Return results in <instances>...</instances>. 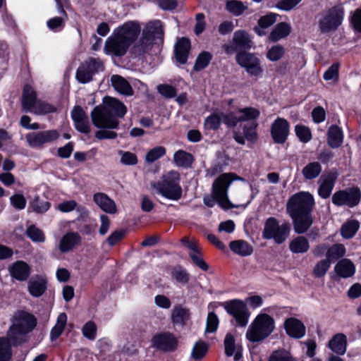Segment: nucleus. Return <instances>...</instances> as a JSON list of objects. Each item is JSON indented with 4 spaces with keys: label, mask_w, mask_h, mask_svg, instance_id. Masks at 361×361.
<instances>
[{
    "label": "nucleus",
    "mask_w": 361,
    "mask_h": 361,
    "mask_svg": "<svg viewBox=\"0 0 361 361\" xmlns=\"http://www.w3.org/2000/svg\"><path fill=\"white\" fill-rule=\"evenodd\" d=\"M141 27L135 21H128L117 27L106 39L104 51L116 56H123L132 47L131 51L135 55H141L151 49L156 39H161L164 35L161 21L154 20L147 24L138 39Z\"/></svg>",
    "instance_id": "1"
},
{
    "label": "nucleus",
    "mask_w": 361,
    "mask_h": 361,
    "mask_svg": "<svg viewBox=\"0 0 361 361\" xmlns=\"http://www.w3.org/2000/svg\"><path fill=\"white\" fill-rule=\"evenodd\" d=\"M126 111V106L118 99L105 97L103 104L91 112L92 123L98 128L116 129L119 124L116 117H123Z\"/></svg>",
    "instance_id": "2"
},
{
    "label": "nucleus",
    "mask_w": 361,
    "mask_h": 361,
    "mask_svg": "<svg viewBox=\"0 0 361 361\" xmlns=\"http://www.w3.org/2000/svg\"><path fill=\"white\" fill-rule=\"evenodd\" d=\"M37 325L36 317L27 312H17L13 318L7 336L15 345L21 344L27 340V334Z\"/></svg>",
    "instance_id": "3"
},
{
    "label": "nucleus",
    "mask_w": 361,
    "mask_h": 361,
    "mask_svg": "<svg viewBox=\"0 0 361 361\" xmlns=\"http://www.w3.org/2000/svg\"><path fill=\"white\" fill-rule=\"evenodd\" d=\"M179 182V173L173 170L163 175L161 181L152 183L151 188L157 194L161 195L167 199L178 200L182 195V188Z\"/></svg>",
    "instance_id": "4"
},
{
    "label": "nucleus",
    "mask_w": 361,
    "mask_h": 361,
    "mask_svg": "<svg viewBox=\"0 0 361 361\" xmlns=\"http://www.w3.org/2000/svg\"><path fill=\"white\" fill-rule=\"evenodd\" d=\"M274 328V320L271 317L267 314H259L249 326L246 338L250 342H260L267 338Z\"/></svg>",
    "instance_id": "5"
},
{
    "label": "nucleus",
    "mask_w": 361,
    "mask_h": 361,
    "mask_svg": "<svg viewBox=\"0 0 361 361\" xmlns=\"http://www.w3.org/2000/svg\"><path fill=\"white\" fill-rule=\"evenodd\" d=\"M245 180L234 173H225L220 175L213 183L212 194L219 204L224 209H230L235 206L228 200V189L234 180Z\"/></svg>",
    "instance_id": "6"
},
{
    "label": "nucleus",
    "mask_w": 361,
    "mask_h": 361,
    "mask_svg": "<svg viewBox=\"0 0 361 361\" xmlns=\"http://www.w3.org/2000/svg\"><path fill=\"white\" fill-rule=\"evenodd\" d=\"M314 206V200L308 192H300L290 197L287 202L289 215L311 214Z\"/></svg>",
    "instance_id": "7"
},
{
    "label": "nucleus",
    "mask_w": 361,
    "mask_h": 361,
    "mask_svg": "<svg viewBox=\"0 0 361 361\" xmlns=\"http://www.w3.org/2000/svg\"><path fill=\"white\" fill-rule=\"evenodd\" d=\"M343 17V9L334 6L323 11L318 20L319 30L322 33L335 31L341 24Z\"/></svg>",
    "instance_id": "8"
},
{
    "label": "nucleus",
    "mask_w": 361,
    "mask_h": 361,
    "mask_svg": "<svg viewBox=\"0 0 361 361\" xmlns=\"http://www.w3.org/2000/svg\"><path fill=\"white\" fill-rule=\"evenodd\" d=\"M290 224L287 222L279 224L278 221L270 217L267 219L263 231V237L266 239H274L276 243H283L288 236Z\"/></svg>",
    "instance_id": "9"
},
{
    "label": "nucleus",
    "mask_w": 361,
    "mask_h": 361,
    "mask_svg": "<svg viewBox=\"0 0 361 361\" xmlns=\"http://www.w3.org/2000/svg\"><path fill=\"white\" fill-rule=\"evenodd\" d=\"M224 307L227 312L233 317L238 326L242 327L247 326L250 312L244 302L240 300H233L225 302Z\"/></svg>",
    "instance_id": "10"
},
{
    "label": "nucleus",
    "mask_w": 361,
    "mask_h": 361,
    "mask_svg": "<svg viewBox=\"0 0 361 361\" xmlns=\"http://www.w3.org/2000/svg\"><path fill=\"white\" fill-rule=\"evenodd\" d=\"M236 62L251 76H259L262 73L260 60L254 54L241 51L235 56Z\"/></svg>",
    "instance_id": "11"
},
{
    "label": "nucleus",
    "mask_w": 361,
    "mask_h": 361,
    "mask_svg": "<svg viewBox=\"0 0 361 361\" xmlns=\"http://www.w3.org/2000/svg\"><path fill=\"white\" fill-rule=\"evenodd\" d=\"M361 199V191L358 188H350L336 192L332 195V202L336 206L353 207L358 204Z\"/></svg>",
    "instance_id": "12"
},
{
    "label": "nucleus",
    "mask_w": 361,
    "mask_h": 361,
    "mask_svg": "<svg viewBox=\"0 0 361 361\" xmlns=\"http://www.w3.org/2000/svg\"><path fill=\"white\" fill-rule=\"evenodd\" d=\"M59 137V133L57 130H49L28 133L25 138L30 147L41 148L44 145L56 140Z\"/></svg>",
    "instance_id": "13"
},
{
    "label": "nucleus",
    "mask_w": 361,
    "mask_h": 361,
    "mask_svg": "<svg viewBox=\"0 0 361 361\" xmlns=\"http://www.w3.org/2000/svg\"><path fill=\"white\" fill-rule=\"evenodd\" d=\"M338 176L337 171L331 170L320 177L318 181V194L322 198L326 199L331 195Z\"/></svg>",
    "instance_id": "14"
},
{
    "label": "nucleus",
    "mask_w": 361,
    "mask_h": 361,
    "mask_svg": "<svg viewBox=\"0 0 361 361\" xmlns=\"http://www.w3.org/2000/svg\"><path fill=\"white\" fill-rule=\"evenodd\" d=\"M289 133L288 122L283 118H278L271 127V135L276 143L282 144L286 140Z\"/></svg>",
    "instance_id": "15"
},
{
    "label": "nucleus",
    "mask_w": 361,
    "mask_h": 361,
    "mask_svg": "<svg viewBox=\"0 0 361 361\" xmlns=\"http://www.w3.org/2000/svg\"><path fill=\"white\" fill-rule=\"evenodd\" d=\"M152 345L164 351H172L177 347L176 338L170 333L155 335L152 339Z\"/></svg>",
    "instance_id": "16"
},
{
    "label": "nucleus",
    "mask_w": 361,
    "mask_h": 361,
    "mask_svg": "<svg viewBox=\"0 0 361 361\" xmlns=\"http://www.w3.org/2000/svg\"><path fill=\"white\" fill-rule=\"evenodd\" d=\"M72 118L75 123V128L83 133H89L91 130L88 117L80 106L73 108L71 112Z\"/></svg>",
    "instance_id": "17"
},
{
    "label": "nucleus",
    "mask_w": 361,
    "mask_h": 361,
    "mask_svg": "<svg viewBox=\"0 0 361 361\" xmlns=\"http://www.w3.org/2000/svg\"><path fill=\"white\" fill-rule=\"evenodd\" d=\"M293 220L294 231L298 234L305 233L312 225L313 217L311 214L289 215Z\"/></svg>",
    "instance_id": "18"
},
{
    "label": "nucleus",
    "mask_w": 361,
    "mask_h": 361,
    "mask_svg": "<svg viewBox=\"0 0 361 361\" xmlns=\"http://www.w3.org/2000/svg\"><path fill=\"white\" fill-rule=\"evenodd\" d=\"M284 327L287 334L293 338H300L305 334V326L296 318L287 319L284 322Z\"/></svg>",
    "instance_id": "19"
},
{
    "label": "nucleus",
    "mask_w": 361,
    "mask_h": 361,
    "mask_svg": "<svg viewBox=\"0 0 361 361\" xmlns=\"http://www.w3.org/2000/svg\"><path fill=\"white\" fill-rule=\"evenodd\" d=\"M95 204L104 212L115 214L117 208L115 202L103 192H97L93 195Z\"/></svg>",
    "instance_id": "20"
},
{
    "label": "nucleus",
    "mask_w": 361,
    "mask_h": 361,
    "mask_svg": "<svg viewBox=\"0 0 361 361\" xmlns=\"http://www.w3.org/2000/svg\"><path fill=\"white\" fill-rule=\"evenodd\" d=\"M11 275L18 281H25L30 274L29 265L23 261H18L8 268Z\"/></svg>",
    "instance_id": "21"
},
{
    "label": "nucleus",
    "mask_w": 361,
    "mask_h": 361,
    "mask_svg": "<svg viewBox=\"0 0 361 361\" xmlns=\"http://www.w3.org/2000/svg\"><path fill=\"white\" fill-rule=\"evenodd\" d=\"M38 100L34 89L30 85L25 86L21 98L23 110L30 112Z\"/></svg>",
    "instance_id": "22"
},
{
    "label": "nucleus",
    "mask_w": 361,
    "mask_h": 361,
    "mask_svg": "<svg viewBox=\"0 0 361 361\" xmlns=\"http://www.w3.org/2000/svg\"><path fill=\"white\" fill-rule=\"evenodd\" d=\"M80 240V236L77 233H68L61 239L59 248L61 252H67L79 245Z\"/></svg>",
    "instance_id": "23"
},
{
    "label": "nucleus",
    "mask_w": 361,
    "mask_h": 361,
    "mask_svg": "<svg viewBox=\"0 0 361 361\" xmlns=\"http://www.w3.org/2000/svg\"><path fill=\"white\" fill-rule=\"evenodd\" d=\"M335 272L341 278H348L352 276L355 271V267L353 263L348 259L340 260L334 267Z\"/></svg>",
    "instance_id": "24"
},
{
    "label": "nucleus",
    "mask_w": 361,
    "mask_h": 361,
    "mask_svg": "<svg viewBox=\"0 0 361 361\" xmlns=\"http://www.w3.org/2000/svg\"><path fill=\"white\" fill-rule=\"evenodd\" d=\"M231 250L241 257L250 256L253 252L252 246L243 240H233L229 243Z\"/></svg>",
    "instance_id": "25"
},
{
    "label": "nucleus",
    "mask_w": 361,
    "mask_h": 361,
    "mask_svg": "<svg viewBox=\"0 0 361 361\" xmlns=\"http://www.w3.org/2000/svg\"><path fill=\"white\" fill-rule=\"evenodd\" d=\"M111 82L114 88L119 93L127 96L133 94L132 87L124 78L118 75H114L111 78Z\"/></svg>",
    "instance_id": "26"
},
{
    "label": "nucleus",
    "mask_w": 361,
    "mask_h": 361,
    "mask_svg": "<svg viewBox=\"0 0 361 361\" xmlns=\"http://www.w3.org/2000/svg\"><path fill=\"white\" fill-rule=\"evenodd\" d=\"M233 42L240 49H250L253 44L250 35L241 30L234 32Z\"/></svg>",
    "instance_id": "27"
},
{
    "label": "nucleus",
    "mask_w": 361,
    "mask_h": 361,
    "mask_svg": "<svg viewBox=\"0 0 361 361\" xmlns=\"http://www.w3.org/2000/svg\"><path fill=\"white\" fill-rule=\"evenodd\" d=\"M343 135L341 129L336 125L331 126L327 132V142L331 148H338L343 143Z\"/></svg>",
    "instance_id": "28"
},
{
    "label": "nucleus",
    "mask_w": 361,
    "mask_h": 361,
    "mask_svg": "<svg viewBox=\"0 0 361 361\" xmlns=\"http://www.w3.org/2000/svg\"><path fill=\"white\" fill-rule=\"evenodd\" d=\"M190 49V42L186 38H182L177 42L175 48L176 60L180 63H186Z\"/></svg>",
    "instance_id": "29"
},
{
    "label": "nucleus",
    "mask_w": 361,
    "mask_h": 361,
    "mask_svg": "<svg viewBox=\"0 0 361 361\" xmlns=\"http://www.w3.org/2000/svg\"><path fill=\"white\" fill-rule=\"evenodd\" d=\"M47 282L40 276H35L28 282V290L34 297L41 296L47 289Z\"/></svg>",
    "instance_id": "30"
},
{
    "label": "nucleus",
    "mask_w": 361,
    "mask_h": 361,
    "mask_svg": "<svg viewBox=\"0 0 361 361\" xmlns=\"http://www.w3.org/2000/svg\"><path fill=\"white\" fill-rule=\"evenodd\" d=\"M347 339L343 334L334 336L329 342V347L338 355H343L346 351Z\"/></svg>",
    "instance_id": "31"
},
{
    "label": "nucleus",
    "mask_w": 361,
    "mask_h": 361,
    "mask_svg": "<svg viewBox=\"0 0 361 361\" xmlns=\"http://www.w3.org/2000/svg\"><path fill=\"white\" fill-rule=\"evenodd\" d=\"M291 30V27L286 23L277 24L271 32L269 39L273 42H277L287 37Z\"/></svg>",
    "instance_id": "32"
},
{
    "label": "nucleus",
    "mask_w": 361,
    "mask_h": 361,
    "mask_svg": "<svg viewBox=\"0 0 361 361\" xmlns=\"http://www.w3.org/2000/svg\"><path fill=\"white\" fill-rule=\"evenodd\" d=\"M309 248V241L304 236H298L295 238L289 244L290 250L295 254L307 252Z\"/></svg>",
    "instance_id": "33"
},
{
    "label": "nucleus",
    "mask_w": 361,
    "mask_h": 361,
    "mask_svg": "<svg viewBox=\"0 0 361 361\" xmlns=\"http://www.w3.org/2000/svg\"><path fill=\"white\" fill-rule=\"evenodd\" d=\"M322 170V167L319 162L312 161L302 169V174L305 180H312L320 175Z\"/></svg>",
    "instance_id": "34"
},
{
    "label": "nucleus",
    "mask_w": 361,
    "mask_h": 361,
    "mask_svg": "<svg viewBox=\"0 0 361 361\" xmlns=\"http://www.w3.org/2000/svg\"><path fill=\"white\" fill-rule=\"evenodd\" d=\"M189 310L180 305L175 306L172 310L171 320L174 324H184V323L189 319Z\"/></svg>",
    "instance_id": "35"
},
{
    "label": "nucleus",
    "mask_w": 361,
    "mask_h": 361,
    "mask_svg": "<svg viewBox=\"0 0 361 361\" xmlns=\"http://www.w3.org/2000/svg\"><path fill=\"white\" fill-rule=\"evenodd\" d=\"M67 323V316L66 313L59 314L55 326L52 328L50 333L51 341L57 339L63 333Z\"/></svg>",
    "instance_id": "36"
},
{
    "label": "nucleus",
    "mask_w": 361,
    "mask_h": 361,
    "mask_svg": "<svg viewBox=\"0 0 361 361\" xmlns=\"http://www.w3.org/2000/svg\"><path fill=\"white\" fill-rule=\"evenodd\" d=\"M173 161L178 166L187 168L192 164L193 157L188 152L178 150L173 155Z\"/></svg>",
    "instance_id": "37"
},
{
    "label": "nucleus",
    "mask_w": 361,
    "mask_h": 361,
    "mask_svg": "<svg viewBox=\"0 0 361 361\" xmlns=\"http://www.w3.org/2000/svg\"><path fill=\"white\" fill-rule=\"evenodd\" d=\"M56 111V108L54 106L41 99H39L32 109L30 111V113L35 114L36 115H44L55 112Z\"/></svg>",
    "instance_id": "38"
},
{
    "label": "nucleus",
    "mask_w": 361,
    "mask_h": 361,
    "mask_svg": "<svg viewBox=\"0 0 361 361\" xmlns=\"http://www.w3.org/2000/svg\"><path fill=\"white\" fill-rule=\"evenodd\" d=\"M240 122L247 121L256 119L259 117L260 112L258 109L253 107H246L239 109L238 111Z\"/></svg>",
    "instance_id": "39"
},
{
    "label": "nucleus",
    "mask_w": 361,
    "mask_h": 361,
    "mask_svg": "<svg viewBox=\"0 0 361 361\" xmlns=\"http://www.w3.org/2000/svg\"><path fill=\"white\" fill-rule=\"evenodd\" d=\"M269 361H296V359L288 350L279 349L272 352Z\"/></svg>",
    "instance_id": "40"
},
{
    "label": "nucleus",
    "mask_w": 361,
    "mask_h": 361,
    "mask_svg": "<svg viewBox=\"0 0 361 361\" xmlns=\"http://www.w3.org/2000/svg\"><path fill=\"white\" fill-rule=\"evenodd\" d=\"M359 228V224L356 221H350L344 224L341 228V235L345 238H351Z\"/></svg>",
    "instance_id": "41"
},
{
    "label": "nucleus",
    "mask_w": 361,
    "mask_h": 361,
    "mask_svg": "<svg viewBox=\"0 0 361 361\" xmlns=\"http://www.w3.org/2000/svg\"><path fill=\"white\" fill-rule=\"evenodd\" d=\"M222 120L221 113H214L206 118L204 126L206 129L217 130Z\"/></svg>",
    "instance_id": "42"
},
{
    "label": "nucleus",
    "mask_w": 361,
    "mask_h": 361,
    "mask_svg": "<svg viewBox=\"0 0 361 361\" xmlns=\"http://www.w3.org/2000/svg\"><path fill=\"white\" fill-rule=\"evenodd\" d=\"M209 349V345L207 343L202 341H197L192 350V357L197 360L202 358L207 353Z\"/></svg>",
    "instance_id": "43"
},
{
    "label": "nucleus",
    "mask_w": 361,
    "mask_h": 361,
    "mask_svg": "<svg viewBox=\"0 0 361 361\" xmlns=\"http://www.w3.org/2000/svg\"><path fill=\"white\" fill-rule=\"evenodd\" d=\"M11 346L7 338H0V361H9L11 357Z\"/></svg>",
    "instance_id": "44"
},
{
    "label": "nucleus",
    "mask_w": 361,
    "mask_h": 361,
    "mask_svg": "<svg viewBox=\"0 0 361 361\" xmlns=\"http://www.w3.org/2000/svg\"><path fill=\"white\" fill-rule=\"evenodd\" d=\"M345 254V248L342 244H335L326 253V258L331 261V259H337L342 257Z\"/></svg>",
    "instance_id": "45"
},
{
    "label": "nucleus",
    "mask_w": 361,
    "mask_h": 361,
    "mask_svg": "<svg viewBox=\"0 0 361 361\" xmlns=\"http://www.w3.org/2000/svg\"><path fill=\"white\" fill-rule=\"evenodd\" d=\"M212 59V55L208 51H203L201 54H200L196 59L194 66L195 71H199L206 68L209 63Z\"/></svg>",
    "instance_id": "46"
},
{
    "label": "nucleus",
    "mask_w": 361,
    "mask_h": 361,
    "mask_svg": "<svg viewBox=\"0 0 361 361\" xmlns=\"http://www.w3.org/2000/svg\"><path fill=\"white\" fill-rule=\"evenodd\" d=\"M166 154V149L162 146L156 147L150 149L145 155V161L149 163H153Z\"/></svg>",
    "instance_id": "47"
},
{
    "label": "nucleus",
    "mask_w": 361,
    "mask_h": 361,
    "mask_svg": "<svg viewBox=\"0 0 361 361\" xmlns=\"http://www.w3.org/2000/svg\"><path fill=\"white\" fill-rule=\"evenodd\" d=\"M190 257L197 267H199L203 271H207L209 269L208 264L204 261V259L201 257L200 254V248L197 247L194 250H192L190 252Z\"/></svg>",
    "instance_id": "48"
},
{
    "label": "nucleus",
    "mask_w": 361,
    "mask_h": 361,
    "mask_svg": "<svg viewBox=\"0 0 361 361\" xmlns=\"http://www.w3.org/2000/svg\"><path fill=\"white\" fill-rule=\"evenodd\" d=\"M284 53V47L280 44H276L267 51V57L271 61H277L283 56Z\"/></svg>",
    "instance_id": "49"
},
{
    "label": "nucleus",
    "mask_w": 361,
    "mask_h": 361,
    "mask_svg": "<svg viewBox=\"0 0 361 361\" xmlns=\"http://www.w3.org/2000/svg\"><path fill=\"white\" fill-rule=\"evenodd\" d=\"M330 264L331 262L327 258L318 262L313 269L314 276L317 278L324 276L329 269Z\"/></svg>",
    "instance_id": "50"
},
{
    "label": "nucleus",
    "mask_w": 361,
    "mask_h": 361,
    "mask_svg": "<svg viewBox=\"0 0 361 361\" xmlns=\"http://www.w3.org/2000/svg\"><path fill=\"white\" fill-rule=\"evenodd\" d=\"M226 9L235 16H240L247 9V7L240 1L231 0L226 3Z\"/></svg>",
    "instance_id": "51"
},
{
    "label": "nucleus",
    "mask_w": 361,
    "mask_h": 361,
    "mask_svg": "<svg viewBox=\"0 0 361 361\" xmlns=\"http://www.w3.org/2000/svg\"><path fill=\"white\" fill-rule=\"evenodd\" d=\"M92 75L88 67L82 64L77 71L76 78L80 82L86 83L92 80Z\"/></svg>",
    "instance_id": "52"
},
{
    "label": "nucleus",
    "mask_w": 361,
    "mask_h": 361,
    "mask_svg": "<svg viewBox=\"0 0 361 361\" xmlns=\"http://www.w3.org/2000/svg\"><path fill=\"white\" fill-rule=\"evenodd\" d=\"M26 233L28 235V237L33 241H44L45 238L43 232L34 225H31L27 228Z\"/></svg>",
    "instance_id": "53"
},
{
    "label": "nucleus",
    "mask_w": 361,
    "mask_h": 361,
    "mask_svg": "<svg viewBox=\"0 0 361 361\" xmlns=\"http://www.w3.org/2000/svg\"><path fill=\"white\" fill-rule=\"evenodd\" d=\"M225 353L227 356H232L238 349L235 346V339L232 334H227L224 339Z\"/></svg>",
    "instance_id": "54"
},
{
    "label": "nucleus",
    "mask_w": 361,
    "mask_h": 361,
    "mask_svg": "<svg viewBox=\"0 0 361 361\" xmlns=\"http://www.w3.org/2000/svg\"><path fill=\"white\" fill-rule=\"evenodd\" d=\"M221 116L224 123L229 128L235 127L240 122L239 114H236L233 112H229L228 114L221 112Z\"/></svg>",
    "instance_id": "55"
},
{
    "label": "nucleus",
    "mask_w": 361,
    "mask_h": 361,
    "mask_svg": "<svg viewBox=\"0 0 361 361\" xmlns=\"http://www.w3.org/2000/svg\"><path fill=\"white\" fill-rule=\"evenodd\" d=\"M82 334L90 340H94L97 334V326L93 322H87L82 327Z\"/></svg>",
    "instance_id": "56"
},
{
    "label": "nucleus",
    "mask_w": 361,
    "mask_h": 361,
    "mask_svg": "<svg viewBox=\"0 0 361 361\" xmlns=\"http://www.w3.org/2000/svg\"><path fill=\"white\" fill-rule=\"evenodd\" d=\"M219 325V319L214 312H209L207 319L206 333H213L216 331Z\"/></svg>",
    "instance_id": "57"
},
{
    "label": "nucleus",
    "mask_w": 361,
    "mask_h": 361,
    "mask_svg": "<svg viewBox=\"0 0 361 361\" xmlns=\"http://www.w3.org/2000/svg\"><path fill=\"white\" fill-rule=\"evenodd\" d=\"M295 133L300 140L302 142H307L312 138L310 129L304 126H296Z\"/></svg>",
    "instance_id": "58"
},
{
    "label": "nucleus",
    "mask_w": 361,
    "mask_h": 361,
    "mask_svg": "<svg viewBox=\"0 0 361 361\" xmlns=\"http://www.w3.org/2000/svg\"><path fill=\"white\" fill-rule=\"evenodd\" d=\"M10 202L11 205L16 209H23L26 206V199L21 194H16L10 197Z\"/></svg>",
    "instance_id": "59"
},
{
    "label": "nucleus",
    "mask_w": 361,
    "mask_h": 361,
    "mask_svg": "<svg viewBox=\"0 0 361 361\" xmlns=\"http://www.w3.org/2000/svg\"><path fill=\"white\" fill-rule=\"evenodd\" d=\"M338 63L332 64L324 73V79L326 80H332L334 82H336L338 79Z\"/></svg>",
    "instance_id": "60"
},
{
    "label": "nucleus",
    "mask_w": 361,
    "mask_h": 361,
    "mask_svg": "<svg viewBox=\"0 0 361 361\" xmlns=\"http://www.w3.org/2000/svg\"><path fill=\"white\" fill-rule=\"evenodd\" d=\"M257 124L246 125L243 128V133L247 140L255 142L257 139V134L255 130Z\"/></svg>",
    "instance_id": "61"
},
{
    "label": "nucleus",
    "mask_w": 361,
    "mask_h": 361,
    "mask_svg": "<svg viewBox=\"0 0 361 361\" xmlns=\"http://www.w3.org/2000/svg\"><path fill=\"white\" fill-rule=\"evenodd\" d=\"M276 17L277 14L269 13L261 17L258 21V24L262 28H267L276 21Z\"/></svg>",
    "instance_id": "62"
},
{
    "label": "nucleus",
    "mask_w": 361,
    "mask_h": 361,
    "mask_svg": "<svg viewBox=\"0 0 361 361\" xmlns=\"http://www.w3.org/2000/svg\"><path fill=\"white\" fill-rule=\"evenodd\" d=\"M172 276L174 279L180 283H185L188 281L189 276L185 270L180 267L176 268L172 271Z\"/></svg>",
    "instance_id": "63"
},
{
    "label": "nucleus",
    "mask_w": 361,
    "mask_h": 361,
    "mask_svg": "<svg viewBox=\"0 0 361 361\" xmlns=\"http://www.w3.org/2000/svg\"><path fill=\"white\" fill-rule=\"evenodd\" d=\"M33 210L37 213H44L50 207V203L47 201H40L36 198L32 204Z\"/></svg>",
    "instance_id": "64"
}]
</instances>
